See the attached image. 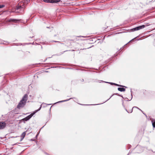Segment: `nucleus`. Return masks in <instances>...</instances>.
<instances>
[{
	"mask_svg": "<svg viewBox=\"0 0 155 155\" xmlns=\"http://www.w3.org/2000/svg\"><path fill=\"white\" fill-rule=\"evenodd\" d=\"M149 25H147L146 26H145L144 25H142L138 26L136 28H135L132 29L131 31H135L138 30L140 29H142L144 28L146 26H148Z\"/></svg>",
	"mask_w": 155,
	"mask_h": 155,
	"instance_id": "obj_3",
	"label": "nucleus"
},
{
	"mask_svg": "<svg viewBox=\"0 0 155 155\" xmlns=\"http://www.w3.org/2000/svg\"><path fill=\"white\" fill-rule=\"evenodd\" d=\"M31 141H34V140H33V139H31Z\"/></svg>",
	"mask_w": 155,
	"mask_h": 155,
	"instance_id": "obj_19",
	"label": "nucleus"
},
{
	"mask_svg": "<svg viewBox=\"0 0 155 155\" xmlns=\"http://www.w3.org/2000/svg\"><path fill=\"white\" fill-rule=\"evenodd\" d=\"M112 96H111L110 97V98L109 99L111 98V97H112Z\"/></svg>",
	"mask_w": 155,
	"mask_h": 155,
	"instance_id": "obj_26",
	"label": "nucleus"
},
{
	"mask_svg": "<svg viewBox=\"0 0 155 155\" xmlns=\"http://www.w3.org/2000/svg\"><path fill=\"white\" fill-rule=\"evenodd\" d=\"M102 81V82H104V81Z\"/></svg>",
	"mask_w": 155,
	"mask_h": 155,
	"instance_id": "obj_30",
	"label": "nucleus"
},
{
	"mask_svg": "<svg viewBox=\"0 0 155 155\" xmlns=\"http://www.w3.org/2000/svg\"><path fill=\"white\" fill-rule=\"evenodd\" d=\"M60 0H52V3H57L60 2Z\"/></svg>",
	"mask_w": 155,
	"mask_h": 155,
	"instance_id": "obj_12",
	"label": "nucleus"
},
{
	"mask_svg": "<svg viewBox=\"0 0 155 155\" xmlns=\"http://www.w3.org/2000/svg\"><path fill=\"white\" fill-rule=\"evenodd\" d=\"M81 37V36H78V37Z\"/></svg>",
	"mask_w": 155,
	"mask_h": 155,
	"instance_id": "obj_28",
	"label": "nucleus"
},
{
	"mask_svg": "<svg viewBox=\"0 0 155 155\" xmlns=\"http://www.w3.org/2000/svg\"><path fill=\"white\" fill-rule=\"evenodd\" d=\"M104 82L105 83H110L111 85H113V84L114 85V83H111V82Z\"/></svg>",
	"mask_w": 155,
	"mask_h": 155,
	"instance_id": "obj_15",
	"label": "nucleus"
},
{
	"mask_svg": "<svg viewBox=\"0 0 155 155\" xmlns=\"http://www.w3.org/2000/svg\"><path fill=\"white\" fill-rule=\"evenodd\" d=\"M131 100V99H130V100H129V101H130V100Z\"/></svg>",
	"mask_w": 155,
	"mask_h": 155,
	"instance_id": "obj_31",
	"label": "nucleus"
},
{
	"mask_svg": "<svg viewBox=\"0 0 155 155\" xmlns=\"http://www.w3.org/2000/svg\"><path fill=\"white\" fill-rule=\"evenodd\" d=\"M25 134L26 132H24L22 133V134L21 135V139L20 140V141H21L23 140V139L25 137Z\"/></svg>",
	"mask_w": 155,
	"mask_h": 155,
	"instance_id": "obj_6",
	"label": "nucleus"
},
{
	"mask_svg": "<svg viewBox=\"0 0 155 155\" xmlns=\"http://www.w3.org/2000/svg\"><path fill=\"white\" fill-rule=\"evenodd\" d=\"M131 100V99H130V100H129V101H130V100Z\"/></svg>",
	"mask_w": 155,
	"mask_h": 155,
	"instance_id": "obj_32",
	"label": "nucleus"
},
{
	"mask_svg": "<svg viewBox=\"0 0 155 155\" xmlns=\"http://www.w3.org/2000/svg\"><path fill=\"white\" fill-rule=\"evenodd\" d=\"M109 100V99H108V100H106V101H107L108 100Z\"/></svg>",
	"mask_w": 155,
	"mask_h": 155,
	"instance_id": "obj_27",
	"label": "nucleus"
},
{
	"mask_svg": "<svg viewBox=\"0 0 155 155\" xmlns=\"http://www.w3.org/2000/svg\"><path fill=\"white\" fill-rule=\"evenodd\" d=\"M152 123L153 127L154 128L155 127V120H152Z\"/></svg>",
	"mask_w": 155,
	"mask_h": 155,
	"instance_id": "obj_13",
	"label": "nucleus"
},
{
	"mask_svg": "<svg viewBox=\"0 0 155 155\" xmlns=\"http://www.w3.org/2000/svg\"><path fill=\"white\" fill-rule=\"evenodd\" d=\"M134 108H137V109H139V108H138V107H134L132 109L130 110V111H128L126 109V110L128 112V113H132L133 111V109Z\"/></svg>",
	"mask_w": 155,
	"mask_h": 155,
	"instance_id": "obj_8",
	"label": "nucleus"
},
{
	"mask_svg": "<svg viewBox=\"0 0 155 155\" xmlns=\"http://www.w3.org/2000/svg\"><path fill=\"white\" fill-rule=\"evenodd\" d=\"M72 98H71L69 99H67V100H66L60 101H58V102H57L55 103V104H56V103H58L62 102H65V101H68L69 100H70L71 99H72Z\"/></svg>",
	"mask_w": 155,
	"mask_h": 155,
	"instance_id": "obj_10",
	"label": "nucleus"
},
{
	"mask_svg": "<svg viewBox=\"0 0 155 155\" xmlns=\"http://www.w3.org/2000/svg\"><path fill=\"white\" fill-rule=\"evenodd\" d=\"M6 126V123L4 122H0V129L4 128Z\"/></svg>",
	"mask_w": 155,
	"mask_h": 155,
	"instance_id": "obj_4",
	"label": "nucleus"
},
{
	"mask_svg": "<svg viewBox=\"0 0 155 155\" xmlns=\"http://www.w3.org/2000/svg\"><path fill=\"white\" fill-rule=\"evenodd\" d=\"M28 95L25 94L23 96L21 100L19 101L17 106V108L20 109H21L25 105L28 100Z\"/></svg>",
	"mask_w": 155,
	"mask_h": 155,
	"instance_id": "obj_1",
	"label": "nucleus"
},
{
	"mask_svg": "<svg viewBox=\"0 0 155 155\" xmlns=\"http://www.w3.org/2000/svg\"><path fill=\"white\" fill-rule=\"evenodd\" d=\"M20 21L19 20L15 19H10L9 20V21L13 22L15 23H17Z\"/></svg>",
	"mask_w": 155,
	"mask_h": 155,
	"instance_id": "obj_5",
	"label": "nucleus"
},
{
	"mask_svg": "<svg viewBox=\"0 0 155 155\" xmlns=\"http://www.w3.org/2000/svg\"><path fill=\"white\" fill-rule=\"evenodd\" d=\"M131 99H132V94H131Z\"/></svg>",
	"mask_w": 155,
	"mask_h": 155,
	"instance_id": "obj_23",
	"label": "nucleus"
},
{
	"mask_svg": "<svg viewBox=\"0 0 155 155\" xmlns=\"http://www.w3.org/2000/svg\"><path fill=\"white\" fill-rule=\"evenodd\" d=\"M47 28H49V27H47Z\"/></svg>",
	"mask_w": 155,
	"mask_h": 155,
	"instance_id": "obj_29",
	"label": "nucleus"
},
{
	"mask_svg": "<svg viewBox=\"0 0 155 155\" xmlns=\"http://www.w3.org/2000/svg\"><path fill=\"white\" fill-rule=\"evenodd\" d=\"M43 1L46 3H52V0H43Z\"/></svg>",
	"mask_w": 155,
	"mask_h": 155,
	"instance_id": "obj_11",
	"label": "nucleus"
},
{
	"mask_svg": "<svg viewBox=\"0 0 155 155\" xmlns=\"http://www.w3.org/2000/svg\"><path fill=\"white\" fill-rule=\"evenodd\" d=\"M114 85H115L117 86H119V87H124L123 85H119V84H115V83H114ZM124 87H125V86H124Z\"/></svg>",
	"mask_w": 155,
	"mask_h": 155,
	"instance_id": "obj_14",
	"label": "nucleus"
},
{
	"mask_svg": "<svg viewBox=\"0 0 155 155\" xmlns=\"http://www.w3.org/2000/svg\"><path fill=\"white\" fill-rule=\"evenodd\" d=\"M5 5H0V8L4 7Z\"/></svg>",
	"mask_w": 155,
	"mask_h": 155,
	"instance_id": "obj_16",
	"label": "nucleus"
},
{
	"mask_svg": "<svg viewBox=\"0 0 155 155\" xmlns=\"http://www.w3.org/2000/svg\"><path fill=\"white\" fill-rule=\"evenodd\" d=\"M119 96H120L121 97H122L123 98L122 96H121L120 95H119Z\"/></svg>",
	"mask_w": 155,
	"mask_h": 155,
	"instance_id": "obj_25",
	"label": "nucleus"
},
{
	"mask_svg": "<svg viewBox=\"0 0 155 155\" xmlns=\"http://www.w3.org/2000/svg\"><path fill=\"white\" fill-rule=\"evenodd\" d=\"M42 105L41 104L40 105V107L38 109L35 110L33 113L31 114H30L28 116H27V117L24 118L23 119H22V120H23L24 121V122L25 121H27L28 120H29L35 114L36 112H37L38 111H39V110H40V109H41V108Z\"/></svg>",
	"mask_w": 155,
	"mask_h": 155,
	"instance_id": "obj_2",
	"label": "nucleus"
},
{
	"mask_svg": "<svg viewBox=\"0 0 155 155\" xmlns=\"http://www.w3.org/2000/svg\"><path fill=\"white\" fill-rule=\"evenodd\" d=\"M38 134H37L36 135V137H36V138H37V136H38Z\"/></svg>",
	"mask_w": 155,
	"mask_h": 155,
	"instance_id": "obj_20",
	"label": "nucleus"
},
{
	"mask_svg": "<svg viewBox=\"0 0 155 155\" xmlns=\"http://www.w3.org/2000/svg\"><path fill=\"white\" fill-rule=\"evenodd\" d=\"M139 109V110H140V111H141L142 112H143V111H142L141 109H139H139Z\"/></svg>",
	"mask_w": 155,
	"mask_h": 155,
	"instance_id": "obj_22",
	"label": "nucleus"
},
{
	"mask_svg": "<svg viewBox=\"0 0 155 155\" xmlns=\"http://www.w3.org/2000/svg\"><path fill=\"white\" fill-rule=\"evenodd\" d=\"M118 90L119 91L121 92L124 91H125V89L123 87H118Z\"/></svg>",
	"mask_w": 155,
	"mask_h": 155,
	"instance_id": "obj_7",
	"label": "nucleus"
},
{
	"mask_svg": "<svg viewBox=\"0 0 155 155\" xmlns=\"http://www.w3.org/2000/svg\"><path fill=\"white\" fill-rule=\"evenodd\" d=\"M53 42H58V43H60L61 44H62V43H61L59 41H53Z\"/></svg>",
	"mask_w": 155,
	"mask_h": 155,
	"instance_id": "obj_17",
	"label": "nucleus"
},
{
	"mask_svg": "<svg viewBox=\"0 0 155 155\" xmlns=\"http://www.w3.org/2000/svg\"><path fill=\"white\" fill-rule=\"evenodd\" d=\"M134 108H137V109H139V108H138V107H134L132 109L130 110V111H128L126 109V110L128 112V113H132L133 111V109Z\"/></svg>",
	"mask_w": 155,
	"mask_h": 155,
	"instance_id": "obj_9",
	"label": "nucleus"
},
{
	"mask_svg": "<svg viewBox=\"0 0 155 155\" xmlns=\"http://www.w3.org/2000/svg\"><path fill=\"white\" fill-rule=\"evenodd\" d=\"M139 109V110H140V111H141L142 112H143V111H142L141 109H139H139Z\"/></svg>",
	"mask_w": 155,
	"mask_h": 155,
	"instance_id": "obj_21",
	"label": "nucleus"
},
{
	"mask_svg": "<svg viewBox=\"0 0 155 155\" xmlns=\"http://www.w3.org/2000/svg\"><path fill=\"white\" fill-rule=\"evenodd\" d=\"M52 107V106H51V107H50V110H51V107Z\"/></svg>",
	"mask_w": 155,
	"mask_h": 155,
	"instance_id": "obj_24",
	"label": "nucleus"
},
{
	"mask_svg": "<svg viewBox=\"0 0 155 155\" xmlns=\"http://www.w3.org/2000/svg\"><path fill=\"white\" fill-rule=\"evenodd\" d=\"M43 104H44V103H43ZM44 104H46V105H50L51 104H46L45 103H44Z\"/></svg>",
	"mask_w": 155,
	"mask_h": 155,
	"instance_id": "obj_18",
	"label": "nucleus"
}]
</instances>
